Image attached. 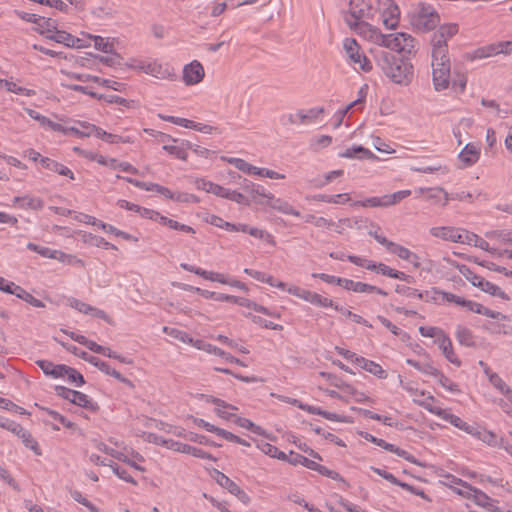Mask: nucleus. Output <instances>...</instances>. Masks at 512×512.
<instances>
[{
    "instance_id": "8fccbe9b",
    "label": "nucleus",
    "mask_w": 512,
    "mask_h": 512,
    "mask_svg": "<svg viewBox=\"0 0 512 512\" xmlns=\"http://www.w3.org/2000/svg\"><path fill=\"white\" fill-rule=\"evenodd\" d=\"M37 26L39 27V32L46 37L49 34H54V31H57L56 22L51 18L43 17V21H40Z\"/></svg>"
},
{
    "instance_id": "6ab92c4d",
    "label": "nucleus",
    "mask_w": 512,
    "mask_h": 512,
    "mask_svg": "<svg viewBox=\"0 0 512 512\" xmlns=\"http://www.w3.org/2000/svg\"><path fill=\"white\" fill-rule=\"evenodd\" d=\"M387 1L388 5L381 14L382 23L387 29H395L399 23L400 11L398 6L391 0Z\"/></svg>"
},
{
    "instance_id": "58836bf2",
    "label": "nucleus",
    "mask_w": 512,
    "mask_h": 512,
    "mask_svg": "<svg viewBox=\"0 0 512 512\" xmlns=\"http://www.w3.org/2000/svg\"><path fill=\"white\" fill-rule=\"evenodd\" d=\"M406 363L426 375H439V370L430 363H420L413 359H407Z\"/></svg>"
},
{
    "instance_id": "c03bdc74",
    "label": "nucleus",
    "mask_w": 512,
    "mask_h": 512,
    "mask_svg": "<svg viewBox=\"0 0 512 512\" xmlns=\"http://www.w3.org/2000/svg\"><path fill=\"white\" fill-rule=\"evenodd\" d=\"M359 412L366 418L381 421L384 425L390 427L397 426V422H394L389 416H382L367 409H359Z\"/></svg>"
},
{
    "instance_id": "a18cd8bd",
    "label": "nucleus",
    "mask_w": 512,
    "mask_h": 512,
    "mask_svg": "<svg viewBox=\"0 0 512 512\" xmlns=\"http://www.w3.org/2000/svg\"><path fill=\"white\" fill-rule=\"evenodd\" d=\"M245 316L250 318L253 323L260 325L266 329H272V330H278V331H281L283 329L282 325L275 324L271 321L265 320L260 316L253 315L251 313L245 314Z\"/></svg>"
},
{
    "instance_id": "e433bc0d",
    "label": "nucleus",
    "mask_w": 512,
    "mask_h": 512,
    "mask_svg": "<svg viewBox=\"0 0 512 512\" xmlns=\"http://www.w3.org/2000/svg\"><path fill=\"white\" fill-rule=\"evenodd\" d=\"M352 291L356 292V293H368V294L376 293V294L382 295V296L388 295V293L386 291H384L383 289H381L377 286L359 282V281H355Z\"/></svg>"
},
{
    "instance_id": "ea45409f",
    "label": "nucleus",
    "mask_w": 512,
    "mask_h": 512,
    "mask_svg": "<svg viewBox=\"0 0 512 512\" xmlns=\"http://www.w3.org/2000/svg\"><path fill=\"white\" fill-rule=\"evenodd\" d=\"M288 463H290L292 465L301 464L304 467H306L310 470H313V471L316 468V464H317V462H315L311 459H308L307 457L300 455L298 453H294L293 451L290 452V458L288 460Z\"/></svg>"
},
{
    "instance_id": "cd10ccee",
    "label": "nucleus",
    "mask_w": 512,
    "mask_h": 512,
    "mask_svg": "<svg viewBox=\"0 0 512 512\" xmlns=\"http://www.w3.org/2000/svg\"><path fill=\"white\" fill-rule=\"evenodd\" d=\"M339 156L347 159H369L375 157L369 149L361 145H353L352 147L347 148L344 152H341Z\"/></svg>"
},
{
    "instance_id": "4d7b16f0",
    "label": "nucleus",
    "mask_w": 512,
    "mask_h": 512,
    "mask_svg": "<svg viewBox=\"0 0 512 512\" xmlns=\"http://www.w3.org/2000/svg\"><path fill=\"white\" fill-rule=\"evenodd\" d=\"M314 471L318 472L319 474H321L323 476H326L328 478H331L333 480L340 481V482H343L344 484H346V481L343 479V477L338 472H336L334 470H330L326 466H323V465H320L317 463Z\"/></svg>"
},
{
    "instance_id": "423d86ee",
    "label": "nucleus",
    "mask_w": 512,
    "mask_h": 512,
    "mask_svg": "<svg viewBox=\"0 0 512 512\" xmlns=\"http://www.w3.org/2000/svg\"><path fill=\"white\" fill-rule=\"evenodd\" d=\"M343 48L355 70L359 69L364 72L372 70L371 61L360 51V46L355 39L346 38L343 42Z\"/></svg>"
},
{
    "instance_id": "0eeeda50",
    "label": "nucleus",
    "mask_w": 512,
    "mask_h": 512,
    "mask_svg": "<svg viewBox=\"0 0 512 512\" xmlns=\"http://www.w3.org/2000/svg\"><path fill=\"white\" fill-rule=\"evenodd\" d=\"M154 442L176 452L192 455L200 459L216 461L215 457H213L210 453L204 451L203 449L179 441H175L173 439H164L163 437L154 436Z\"/></svg>"
},
{
    "instance_id": "f8f14e48",
    "label": "nucleus",
    "mask_w": 512,
    "mask_h": 512,
    "mask_svg": "<svg viewBox=\"0 0 512 512\" xmlns=\"http://www.w3.org/2000/svg\"><path fill=\"white\" fill-rule=\"evenodd\" d=\"M216 482L228 490L231 494L235 495L241 502L248 503L250 498L248 494L233 480L220 471H216Z\"/></svg>"
},
{
    "instance_id": "9b49d317",
    "label": "nucleus",
    "mask_w": 512,
    "mask_h": 512,
    "mask_svg": "<svg viewBox=\"0 0 512 512\" xmlns=\"http://www.w3.org/2000/svg\"><path fill=\"white\" fill-rule=\"evenodd\" d=\"M348 261H350L351 263H353L359 267H363V268H366L371 271H376L379 274H382L384 276H388L391 278L393 276V273L395 272V269L387 266L386 264H383V263L376 264L375 262H373L371 260H368L366 258H362L359 256H355V255H348Z\"/></svg>"
},
{
    "instance_id": "f3484780",
    "label": "nucleus",
    "mask_w": 512,
    "mask_h": 512,
    "mask_svg": "<svg viewBox=\"0 0 512 512\" xmlns=\"http://www.w3.org/2000/svg\"><path fill=\"white\" fill-rule=\"evenodd\" d=\"M47 38L71 48H82L86 46L82 39L77 38L70 33H67L66 31L58 29L57 31H54V34L47 35Z\"/></svg>"
},
{
    "instance_id": "2f4dec72",
    "label": "nucleus",
    "mask_w": 512,
    "mask_h": 512,
    "mask_svg": "<svg viewBox=\"0 0 512 512\" xmlns=\"http://www.w3.org/2000/svg\"><path fill=\"white\" fill-rule=\"evenodd\" d=\"M455 336L460 345L466 347H474L476 345L474 334L465 326L458 325Z\"/></svg>"
},
{
    "instance_id": "aec40b11",
    "label": "nucleus",
    "mask_w": 512,
    "mask_h": 512,
    "mask_svg": "<svg viewBox=\"0 0 512 512\" xmlns=\"http://www.w3.org/2000/svg\"><path fill=\"white\" fill-rule=\"evenodd\" d=\"M443 420L449 422L450 424H452L453 426H455L456 428L468 433V434H471V435H474V436H477L480 438V431H479V428L477 426H474V425H470L468 424L467 422H465L464 420H462L460 417L454 415V414H451V413H448V412H445L443 418Z\"/></svg>"
},
{
    "instance_id": "de8ad7c7",
    "label": "nucleus",
    "mask_w": 512,
    "mask_h": 512,
    "mask_svg": "<svg viewBox=\"0 0 512 512\" xmlns=\"http://www.w3.org/2000/svg\"><path fill=\"white\" fill-rule=\"evenodd\" d=\"M411 195L410 190H400L392 194L384 195V200L386 201L387 207L392 206L400 202L401 200L409 197Z\"/></svg>"
},
{
    "instance_id": "f03ea898",
    "label": "nucleus",
    "mask_w": 512,
    "mask_h": 512,
    "mask_svg": "<svg viewBox=\"0 0 512 512\" xmlns=\"http://www.w3.org/2000/svg\"><path fill=\"white\" fill-rule=\"evenodd\" d=\"M368 39L382 48L399 53H411L415 48V39L407 33L383 34L378 28L369 27Z\"/></svg>"
},
{
    "instance_id": "473e14b6",
    "label": "nucleus",
    "mask_w": 512,
    "mask_h": 512,
    "mask_svg": "<svg viewBox=\"0 0 512 512\" xmlns=\"http://www.w3.org/2000/svg\"><path fill=\"white\" fill-rule=\"evenodd\" d=\"M192 148V143L189 141H182L179 145H164L163 150L175 156L180 160H187V149Z\"/></svg>"
},
{
    "instance_id": "79ce46f5",
    "label": "nucleus",
    "mask_w": 512,
    "mask_h": 512,
    "mask_svg": "<svg viewBox=\"0 0 512 512\" xmlns=\"http://www.w3.org/2000/svg\"><path fill=\"white\" fill-rule=\"evenodd\" d=\"M117 178L118 179H123L125 180L126 182L134 185L135 187L137 188H140L142 190H145V191H154V192H157L158 191V188H159V184L157 183H152V182H142V181H139V180H136V179H133V178H130V177H122L120 175H117Z\"/></svg>"
},
{
    "instance_id": "1a4fd4ad",
    "label": "nucleus",
    "mask_w": 512,
    "mask_h": 512,
    "mask_svg": "<svg viewBox=\"0 0 512 512\" xmlns=\"http://www.w3.org/2000/svg\"><path fill=\"white\" fill-rule=\"evenodd\" d=\"M137 69L161 80H174L176 78L173 68L168 64H163L158 61H141L137 65Z\"/></svg>"
},
{
    "instance_id": "20e7f679",
    "label": "nucleus",
    "mask_w": 512,
    "mask_h": 512,
    "mask_svg": "<svg viewBox=\"0 0 512 512\" xmlns=\"http://www.w3.org/2000/svg\"><path fill=\"white\" fill-rule=\"evenodd\" d=\"M410 21L417 30L430 31L439 24L440 17L431 5L419 3L410 13Z\"/></svg>"
},
{
    "instance_id": "603ef678",
    "label": "nucleus",
    "mask_w": 512,
    "mask_h": 512,
    "mask_svg": "<svg viewBox=\"0 0 512 512\" xmlns=\"http://www.w3.org/2000/svg\"><path fill=\"white\" fill-rule=\"evenodd\" d=\"M193 422L198 427H201V428L205 429L208 432L215 433L216 435H218L220 437H223V432L226 431L225 429L216 427L215 425L210 424L209 422H207V421H205L204 419H201V418H194Z\"/></svg>"
},
{
    "instance_id": "c85d7f7f",
    "label": "nucleus",
    "mask_w": 512,
    "mask_h": 512,
    "mask_svg": "<svg viewBox=\"0 0 512 512\" xmlns=\"http://www.w3.org/2000/svg\"><path fill=\"white\" fill-rule=\"evenodd\" d=\"M480 156V149L478 146L468 143L459 154V158L467 166H471L476 163Z\"/></svg>"
},
{
    "instance_id": "864d4df0",
    "label": "nucleus",
    "mask_w": 512,
    "mask_h": 512,
    "mask_svg": "<svg viewBox=\"0 0 512 512\" xmlns=\"http://www.w3.org/2000/svg\"><path fill=\"white\" fill-rule=\"evenodd\" d=\"M354 205H359L362 207H387L386 201L384 200V196L370 197L362 201H356L354 202Z\"/></svg>"
},
{
    "instance_id": "37998d69",
    "label": "nucleus",
    "mask_w": 512,
    "mask_h": 512,
    "mask_svg": "<svg viewBox=\"0 0 512 512\" xmlns=\"http://www.w3.org/2000/svg\"><path fill=\"white\" fill-rule=\"evenodd\" d=\"M89 38L94 41V47L104 53H112L114 46L108 39L101 36L89 35Z\"/></svg>"
},
{
    "instance_id": "6e6d98bb",
    "label": "nucleus",
    "mask_w": 512,
    "mask_h": 512,
    "mask_svg": "<svg viewBox=\"0 0 512 512\" xmlns=\"http://www.w3.org/2000/svg\"><path fill=\"white\" fill-rule=\"evenodd\" d=\"M109 167L113 169H120L124 172L131 173V174H138L139 171L137 168L132 166L128 162H119L114 158L109 159Z\"/></svg>"
},
{
    "instance_id": "774afa93",
    "label": "nucleus",
    "mask_w": 512,
    "mask_h": 512,
    "mask_svg": "<svg viewBox=\"0 0 512 512\" xmlns=\"http://www.w3.org/2000/svg\"><path fill=\"white\" fill-rule=\"evenodd\" d=\"M511 235H512L511 232L498 231V230L488 231L485 233V236L487 238H495L503 243H511V239H512Z\"/></svg>"
},
{
    "instance_id": "4be33fe9",
    "label": "nucleus",
    "mask_w": 512,
    "mask_h": 512,
    "mask_svg": "<svg viewBox=\"0 0 512 512\" xmlns=\"http://www.w3.org/2000/svg\"><path fill=\"white\" fill-rule=\"evenodd\" d=\"M372 470L376 474H378L379 476L384 478L385 480L389 481L390 483H392L394 485L400 486L401 488L409 491L412 494L419 495V496H423L424 495L423 491L418 490L417 488H415L414 486H412V485H410L408 483H405V482H402V481L398 480L392 473H390V472H388V471H386L384 469L372 467Z\"/></svg>"
},
{
    "instance_id": "09e8293b",
    "label": "nucleus",
    "mask_w": 512,
    "mask_h": 512,
    "mask_svg": "<svg viewBox=\"0 0 512 512\" xmlns=\"http://www.w3.org/2000/svg\"><path fill=\"white\" fill-rule=\"evenodd\" d=\"M235 423L238 426L248 429L255 434L264 435V430L260 426L254 424L251 420H249L247 418L237 417L235 420Z\"/></svg>"
},
{
    "instance_id": "a211bd4d",
    "label": "nucleus",
    "mask_w": 512,
    "mask_h": 512,
    "mask_svg": "<svg viewBox=\"0 0 512 512\" xmlns=\"http://www.w3.org/2000/svg\"><path fill=\"white\" fill-rule=\"evenodd\" d=\"M265 204L285 215H293L295 217L301 216L300 212L294 209L291 204L281 198H276L272 193L267 195V202Z\"/></svg>"
},
{
    "instance_id": "f704fd0d",
    "label": "nucleus",
    "mask_w": 512,
    "mask_h": 512,
    "mask_svg": "<svg viewBox=\"0 0 512 512\" xmlns=\"http://www.w3.org/2000/svg\"><path fill=\"white\" fill-rule=\"evenodd\" d=\"M469 310L472 312H475L477 314H481V315H484L486 317L493 318V319H505L506 318V316L501 314L500 312L493 311L479 303L472 302V301H471V305L469 306Z\"/></svg>"
},
{
    "instance_id": "2eb2a0df",
    "label": "nucleus",
    "mask_w": 512,
    "mask_h": 512,
    "mask_svg": "<svg viewBox=\"0 0 512 512\" xmlns=\"http://www.w3.org/2000/svg\"><path fill=\"white\" fill-rule=\"evenodd\" d=\"M464 229H458L449 226L432 227L430 234L433 237L440 238L445 241H451L454 243H461Z\"/></svg>"
},
{
    "instance_id": "5701e85b",
    "label": "nucleus",
    "mask_w": 512,
    "mask_h": 512,
    "mask_svg": "<svg viewBox=\"0 0 512 512\" xmlns=\"http://www.w3.org/2000/svg\"><path fill=\"white\" fill-rule=\"evenodd\" d=\"M462 232V244L473 245L492 254H495L497 252L496 249L490 247L489 243L480 236H478L477 234L469 232L467 230H463Z\"/></svg>"
},
{
    "instance_id": "13d9d810",
    "label": "nucleus",
    "mask_w": 512,
    "mask_h": 512,
    "mask_svg": "<svg viewBox=\"0 0 512 512\" xmlns=\"http://www.w3.org/2000/svg\"><path fill=\"white\" fill-rule=\"evenodd\" d=\"M246 233H248L249 235H251L255 238L263 239L269 244H272V245L275 244L273 236L270 233H267L264 230H261L259 228L248 226V230Z\"/></svg>"
},
{
    "instance_id": "412c9836",
    "label": "nucleus",
    "mask_w": 512,
    "mask_h": 512,
    "mask_svg": "<svg viewBox=\"0 0 512 512\" xmlns=\"http://www.w3.org/2000/svg\"><path fill=\"white\" fill-rule=\"evenodd\" d=\"M435 342L437 343L439 349L442 351L443 355L449 362L457 366L461 365V361L454 353L452 341L446 333L443 336H441L439 340H435Z\"/></svg>"
},
{
    "instance_id": "3c124183",
    "label": "nucleus",
    "mask_w": 512,
    "mask_h": 512,
    "mask_svg": "<svg viewBox=\"0 0 512 512\" xmlns=\"http://www.w3.org/2000/svg\"><path fill=\"white\" fill-rule=\"evenodd\" d=\"M210 349H208L209 352H213L215 355L222 357L226 361L230 363H235L237 365L245 367L246 364L243 363L240 359L232 356L230 353L225 352L224 350L218 348V347H212L211 345H208Z\"/></svg>"
},
{
    "instance_id": "dca6fc26",
    "label": "nucleus",
    "mask_w": 512,
    "mask_h": 512,
    "mask_svg": "<svg viewBox=\"0 0 512 512\" xmlns=\"http://www.w3.org/2000/svg\"><path fill=\"white\" fill-rule=\"evenodd\" d=\"M69 78L73 80H77L80 82H88L93 81L95 83H98L99 85H102L107 88H111L116 91H120V87L122 86L121 83L110 80V79H103L98 76H93L90 74H80V73H68Z\"/></svg>"
},
{
    "instance_id": "ddd939ff",
    "label": "nucleus",
    "mask_w": 512,
    "mask_h": 512,
    "mask_svg": "<svg viewBox=\"0 0 512 512\" xmlns=\"http://www.w3.org/2000/svg\"><path fill=\"white\" fill-rule=\"evenodd\" d=\"M467 495L476 505L483 507L487 512H501L497 506L498 501L490 498L479 489L468 487Z\"/></svg>"
},
{
    "instance_id": "680f3d73",
    "label": "nucleus",
    "mask_w": 512,
    "mask_h": 512,
    "mask_svg": "<svg viewBox=\"0 0 512 512\" xmlns=\"http://www.w3.org/2000/svg\"><path fill=\"white\" fill-rule=\"evenodd\" d=\"M2 86H4L7 91L13 92V93L18 94V95L30 96V95L34 94V92L32 90L26 89L24 87H20L17 84H15L14 82H11V81L4 80Z\"/></svg>"
},
{
    "instance_id": "69168bd1",
    "label": "nucleus",
    "mask_w": 512,
    "mask_h": 512,
    "mask_svg": "<svg viewBox=\"0 0 512 512\" xmlns=\"http://www.w3.org/2000/svg\"><path fill=\"white\" fill-rule=\"evenodd\" d=\"M69 303L72 308L83 314L90 315L91 311H94L93 306L75 298L70 299Z\"/></svg>"
},
{
    "instance_id": "e2e57ef3",
    "label": "nucleus",
    "mask_w": 512,
    "mask_h": 512,
    "mask_svg": "<svg viewBox=\"0 0 512 512\" xmlns=\"http://www.w3.org/2000/svg\"><path fill=\"white\" fill-rule=\"evenodd\" d=\"M95 136L99 139H102L105 142H108V143H118L120 141H123V142L126 141V140H123L121 136L108 133L101 128H98L96 130Z\"/></svg>"
},
{
    "instance_id": "9d476101",
    "label": "nucleus",
    "mask_w": 512,
    "mask_h": 512,
    "mask_svg": "<svg viewBox=\"0 0 512 512\" xmlns=\"http://www.w3.org/2000/svg\"><path fill=\"white\" fill-rule=\"evenodd\" d=\"M512 53V41H499L491 43L478 48L475 51V57L479 59L493 57L496 55L504 54L510 55Z\"/></svg>"
},
{
    "instance_id": "c9c22d12",
    "label": "nucleus",
    "mask_w": 512,
    "mask_h": 512,
    "mask_svg": "<svg viewBox=\"0 0 512 512\" xmlns=\"http://www.w3.org/2000/svg\"><path fill=\"white\" fill-rule=\"evenodd\" d=\"M310 303L323 308H334L336 311H342L343 307L334 304L332 299L324 297L316 292L313 293L312 298L310 299Z\"/></svg>"
},
{
    "instance_id": "4468645a",
    "label": "nucleus",
    "mask_w": 512,
    "mask_h": 512,
    "mask_svg": "<svg viewBox=\"0 0 512 512\" xmlns=\"http://www.w3.org/2000/svg\"><path fill=\"white\" fill-rule=\"evenodd\" d=\"M205 72L202 64L194 60L183 68V80L186 85H194L202 81Z\"/></svg>"
},
{
    "instance_id": "bf43d9fd",
    "label": "nucleus",
    "mask_w": 512,
    "mask_h": 512,
    "mask_svg": "<svg viewBox=\"0 0 512 512\" xmlns=\"http://www.w3.org/2000/svg\"><path fill=\"white\" fill-rule=\"evenodd\" d=\"M419 332L423 337L435 338V340H439L445 334L442 329L432 326H421L419 327Z\"/></svg>"
},
{
    "instance_id": "a19ab883",
    "label": "nucleus",
    "mask_w": 512,
    "mask_h": 512,
    "mask_svg": "<svg viewBox=\"0 0 512 512\" xmlns=\"http://www.w3.org/2000/svg\"><path fill=\"white\" fill-rule=\"evenodd\" d=\"M16 435L22 439L24 445L33 450L36 454L40 455L39 446L37 441L32 437V435L22 427V431H17Z\"/></svg>"
},
{
    "instance_id": "6e6552de",
    "label": "nucleus",
    "mask_w": 512,
    "mask_h": 512,
    "mask_svg": "<svg viewBox=\"0 0 512 512\" xmlns=\"http://www.w3.org/2000/svg\"><path fill=\"white\" fill-rule=\"evenodd\" d=\"M458 32L457 24H445L440 26L439 30L434 33L431 43L432 51L438 56L448 54L447 40L452 38Z\"/></svg>"
},
{
    "instance_id": "5fc2aeb1",
    "label": "nucleus",
    "mask_w": 512,
    "mask_h": 512,
    "mask_svg": "<svg viewBox=\"0 0 512 512\" xmlns=\"http://www.w3.org/2000/svg\"><path fill=\"white\" fill-rule=\"evenodd\" d=\"M229 163L234 165L238 170L249 175H252L255 170V166L240 158H231L229 159Z\"/></svg>"
},
{
    "instance_id": "0e129e2a",
    "label": "nucleus",
    "mask_w": 512,
    "mask_h": 512,
    "mask_svg": "<svg viewBox=\"0 0 512 512\" xmlns=\"http://www.w3.org/2000/svg\"><path fill=\"white\" fill-rule=\"evenodd\" d=\"M65 377H67L68 381L75 384L77 387H81L85 384L83 375L72 367H69Z\"/></svg>"
},
{
    "instance_id": "7ed1b4c3",
    "label": "nucleus",
    "mask_w": 512,
    "mask_h": 512,
    "mask_svg": "<svg viewBox=\"0 0 512 512\" xmlns=\"http://www.w3.org/2000/svg\"><path fill=\"white\" fill-rule=\"evenodd\" d=\"M371 7L364 0H350L349 11L345 16V21L351 29L359 30L368 37L370 24L361 21L368 17Z\"/></svg>"
},
{
    "instance_id": "c756f323",
    "label": "nucleus",
    "mask_w": 512,
    "mask_h": 512,
    "mask_svg": "<svg viewBox=\"0 0 512 512\" xmlns=\"http://www.w3.org/2000/svg\"><path fill=\"white\" fill-rule=\"evenodd\" d=\"M163 332L166 333L167 335H169L170 337H172L176 340H179L180 342L192 344L193 346L201 349L202 342L201 341L194 342L192 337H190V335L188 333H186L185 331H182L177 328L165 326V327H163Z\"/></svg>"
},
{
    "instance_id": "7c9ffc66",
    "label": "nucleus",
    "mask_w": 512,
    "mask_h": 512,
    "mask_svg": "<svg viewBox=\"0 0 512 512\" xmlns=\"http://www.w3.org/2000/svg\"><path fill=\"white\" fill-rule=\"evenodd\" d=\"M356 360L358 366L368 371L369 373L373 374L374 376L378 377L379 379H385L387 377L386 371L374 361L368 360L364 357H361V359Z\"/></svg>"
},
{
    "instance_id": "72a5a7b5",
    "label": "nucleus",
    "mask_w": 512,
    "mask_h": 512,
    "mask_svg": "<svg viewBox=\"0 0 512 512\" xmlns=\"http://www.w3.org/2000/svg\"><path fill=\"white\" fill-rule=\"evenodd\" d=\"M72 403L92 412H95L99 409V406L96 402L90 399L88 395L79 391H76V394L72 399Z\"/></svg>"
},
{
    "instance_id": "bb28decb",
    "label": "nucleus",
    "mask_w": 512,
    "mask_h": 512,
    "mask_svg": "<svg viewBox=\"0 0 512 512\" xmlns=\"http://www.w3.org/2000/svg\"><path fill=\"white\" fill-rule=\"evenodd\" d=\"M242 188L249 194L251 201H255L258 204H264V202L262 200H257V196L267 199V195L270 194L266 193L265 188L262 185L255 184L247 179H244Z\"/></svg>"
},
{
    "instance_id": "b1692460",
    "label": "nucleus",
    "mask_w": 512,
    "mask_h": 512,
    "mask_svg": "<svg viewBox=\"0 0 512 512\" xmlns=\"http://www.w3.org/2000/svg\"><path fill=\"white\" fill-rule=\"evenodd\" d=\"M485 374L487 375L489 382L496 388L500 393H502L508 401L512 403V390L511 388L504 382V380L495 372H491L489 368L485 369Z\"/></svg>"
},
{
    "instance_id": "49530a36",
    "label": "nucleus",
    "mask_w": 512,
    "mask_h": 512,
    "mask_svg": "<svg viewBox=\"0 0 512 512\" xmlns=\"http://www.w3.org/2000/svg\"><path fill=\"white\" fill-rule=\"evenodd\" d=\"M438 379V383L446 390L452 393L460 392L458 384L445 376L441 371H439V375H434Z\"/></svg>"
},
{
    "instance_id": "f257e3e1",
    "label": "nucleus",
    "mask_w": 512,
    "mask_h": 512,
    "mask_svg": "<svg viewBox=\"0 0 512 512\" xmlns=\"http://www.w3.org/2000/svg\"><path fill=\"white\" fill-rule=\"evenodd\" d=\"M374 59L382 72L395 84L408 85L413 79V65L384 49L374 51Z\"/></svg>"
},
{
    "instance_id": "052dcab7",
    "label": "nucleus",
    "mask_w": 512,
    "mask_h": 512,
    "mask_svg": "<svg viewBox=\"0 0 512 512\" xmlns=\"http://www.w3.org/2000/svg\"><path fill=\"white\" fill-rule=\"evenodd\" d=\"M71 497L78 503L82 504L86 508H88L91 512H99V509L91 503L87 498H85L81 492L77 490L71 491Z\"/></svg>"
},
{
    "instance_id": "a878e982",
    "label": "nucleus",
    "mask_w": 512,
    "mask_h": 512,
    "mask_svg": "<svg viewBox=\"0 0 512 512\" xmlns=\"http://www.w3.org/2000/svg\"><path fill=\"white\" fill-rule=\"evenodd\" d=\"M40 164L50 170V171H53L55 173H58L59 175H62V176H66L70 179H74V173L71 169H69L68 167L64 166L63 164L53 160V159H50L48 157H43L40 159Z\"/></svg>"
},
{
    "instance_id": "39448f33",
    "label": "nucleus",
    "mask_w": 512,
    "mask_h": 512,
    "mask_svg": "<svg viewBox=\"0 0 512 512\" xmlns=\"http://www.w3.org/2000/svg\"><path fill=\"white\" fill-rule=\"evenodd\" d=\"M431 56L433 85L436 91H442L450 84V59L448 54L438 56L434 51L431 52Z\"/></svg>"
},
{
    "instance_id": "338daca9",
    "label": "nucleus",
    "mask_w": 512,
    "mask_h": 512,
    "mask_svg": "<svg viewBox=\"0 0 512 512\" xmlns=\"http://www.w3.org/2000/svg\"><path fill=\"white\" fill-rule=\"evenodd\" d=\"M111 469L120 479L133 485H137V481L131 475L128 474L125 468H122L118 464L114 463Z\"/></svg>"
},
{
    "instance_id": "393cba45",
    "label": "nucleus",
    "mask_w": 512,
    "mask_h": 512,
    "mask_svg": "<svg viewBox=\"0 0 512 512\" xmlns=\"http://www.w3.org/2000/svg\"><path fill=\"white\" fill-rule=\"evenodd\" d=\"M13 203L22 209L41 210L44 207V201L39 197L30 195L14 197Z\"/></svg>"
},
{
    "instance_id": "4c0bfd02",
    "label": "nucleus",
    "mask_w": 512,
    "mask_h": 512,
    "mask_svg": "<svg viewBox=\"0 0 512 512\" xmlns=\"http://www.w3.org/2000/svg\"><path fill=\"white\" fill-rule=\"evenodd\" d=\"M323 112H324L323 107H315V108L309 109L307 112L300 110L296 113V116L299 120V123L303 124V123L314 121Z\"/></svg>"
}]
</instances>
